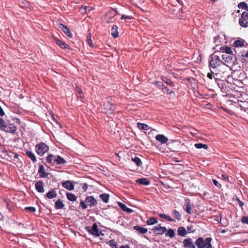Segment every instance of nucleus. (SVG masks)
I'll return each instance as SVG.
<instances>
[{"label":"nucleus","mask_w":248,"mask_h":248,"mask_svg":"<svg viewBox=\"0 0 248 248\" xmlns=\"http://www.w3.org/2000/svg\"><path fill=\"white\" fill-rule=\"evenodd\" d=\"M99 197L105 203H107L108 201L109 195L108 194L103 193L100 194Z\"/></svg>","instance_id":"34"},{"label":"nucleus","mask_w":248,"mask_h":248,"mask_svg":"<svg viewBox=\"0 0 248 248\" xmlns=\"http://www.w3.org/2000/svg\"><path fill=\"white\" fill-rule=\"evenodd\" d=\"M55 42L57 45L61 46L62 48H66L68 47V45H67L65 43L62 42L60 40L55 38Z\"/></svg>","instance_id":"31"},{"label":"nucleus","mask_w":248,"mask_h":248,"mask_svg":"<svg viewBox=\"0 0 248 248\" xmlns=\"http://www.w3.org/2000/svg\"><path fill=\"white\" fill-rule=\"evenodd\" d=\"M120 248H130L127 245H123L120 247Z\"/></svg>","instance_id":"64"},{"label":"nucleus","mask_w":248,"mask_h":248,"mask_svg":"<svg viewBox=\"0 0 248 248\" xmlns=\"http://www.w3.org/2000/svg\"><path fill=\"white\" fill-rule=\"evenodd\" d=\"M212 181H213V183L214 185L215 186H216L218 188L221 187V185L220 183H219L217 182V181L215 179H213Z\"/></svg>","instance_id":"53"},{"label":"nucleus","mask_w":248,"mask_h":248,"mask_svg":"<svg viewBox=\"0 0 248 248\" xmlns=\"http://www.w3.org/2000/svg\"><path fill=\"white\" fill-rule=\"evenodd\" d=\"M164 93H169L170 92V90L169 89L166 87L165 86H164V90H163Z\"/></svg>","instance_id":"60"},{"label":"nucleus","mask_w":248,"mask_h":248,"mask_svg":"<svg viewBox=\"0 0 248 248\" xmlns=\"http://www.w3.org/2000/svg\"><path fill=\"white\" fill-rule=\"evenodd\" d=\"M217 83L218 87L221 89V90L222 91L224 89V81H216ZM225 85V84H224Z\"/></svg>","instance_id":"47"},{"label":"nucleus","mask_w":248,"mask_h":248,"mask_svg":"<svg viewBox=\"0 0 248 248\" xmlns=\"http://www.w3.org/2000/svg\"><path fill=\"white\" fill-rule=\"evenodd\" d=\"M164 82L170 86H173L174 85L173 82L169 79H166V80H164Z\"/></svg>","instance_id":"52"},{"label":"nucleus","mask_w":248,"mask_h":248,"mask_svg":"<svg viewBox=\"0 0 248 248\" xmlns=\"http://www.w3.org/2000/svg\"><path fill=\"white\" fill-rule=\"evenodd\" d=\"M131 160L134 162L137 166L140 167L142 165V162L141 159L138 156H135L134 157H132Z\"/></svg>","instance_id":"33"},{"label":"nucleus","mask_w":248,"mask_h":248,"mask_svg":"<svg viewBox=\"0 0 248 248\" xmlns=\"http://www.w3.org/2000/svg\"><path fill=\"white\" fill-rule=\"evenodd\" d=\"M119 207L124 211L127 213H131L133 212V210L129 208H128L124 204L119 202L118 203Z\"/></svg>","instance_id":"22"},{"label":"nucleus","mask_w":248,"mask_h":248,"mask_svg":"<svg viewBox=\"0 0 248 248\" xmlns=\"http://www.w3.org/2000/svg\"><path fill=\"white\" fill-rule=\"evenodd\" d=\"M238 7L239 9H244L247 12L248 11V5L245 2H241L238 4Z\"/></svg>","instance_id":"40"},{"label":"nucleus","mask_w":248,"mask_h":248,"mask_svg":"<svg viewBox=\"0 0 248 248\" xmlns=\"http://www.w3.org/2000/svg\"><path fill=\"white\" fill-rule=\"evenodd\" d=\"M137 183L143 185L144 186H148L150 184V181L149 179L146 178H139L136 180Z\"/></svg>","instance_id":"20"},{"label":"nucleus","mask_w":248,"mask_h":248,"mask_svg":"<svg viewBox=\"0 0 248 248\" xmlns=\"http://www.w3.org/2000/svg\"><path fill=\"white\" fill-rule=\"evenodd\" d=\"M158 221L156 218L151 217L147 220V224L148 225H152L157 223Z\"/></svg>","instance_id":"37"},{"label":"nucleus","mask_w":248,"mask_h":248,"mask_svg":"<svg viewBox=\"0 0 248 248\" xmlns=\"http://www.w3.org/2000/svg\"><path fill=\"white\" fill-rule=\"evenodd\" d=\"M25 210L29 211L33 213L36 211V209L34 207L30 206V207H25Z\"/></svg>","instance_id":"51"},{"label":"nucleus","mask_w":248,"mask_h":248,"mask_svg":"<svg viewBox=\"0 0 248 248\" xmlns=\"http://www.w3.org/2000/svg\"><path fill=\"white\" fill-rule=\"evenodd\" d=\"M152 231L157 235H161L167 231V229L165 227H162L161 224H159L156 226H155L152 229Z\"/></svg>","instance_id":"12"},{"label":"nucleus","mask_w":248,"mask_h":248,"mask_svg":"<svg viewBox=\"0 0 248 248\" xmlns=\"http://www.w3.org/2000/svg\"><path fill=\"white\" fill-rule=\"evenodd\" d=\"M67 198L69 201H76V199H77L76 196L74 194H73L72 193H67Z\"/></svg>","instance_id":"43"},{"label":"nucleus","mask_w":248,"mask_h":248,"mask_svg":"<svg viewBox=\"0 0 248 248\" xmlns=\"http://www.w3.org/2000/svg\"><path fill=\"white\" fill-rule=\"evenodd\" d=\"M55 162L58 164H63L65 163V160L60 155L56 156V159H55Z\"/></svg>","instance_id":"38"},{"label":"nucleus","mask_w":248,"mask_h":248,"mask_svg":"<svg viewBox=\"0 0 248 248\" xmlns=\"http://www.w3.org/2000/svg\"><path fill=\"white\" fill-rule=\"evenodd\" d=\"M62 186L63 187L68 190H72L74 188V184L72 182L70 181H66L65 182H62Z\"/></svg>","instance_id":"17"},{"label":"nucleus","mask_w":248,"mask_h":248,"mask_svg":"<svg viewBox=\"0 0 248 248\" xmlns=\"http://www.w3.org/2000/svg\"><path fill=\"white\" fill-rule=\"evenodd\" d=\"M58 26L64 32V33L68 37H69V38H71L73 37V34L71 32L70 29H69V28L67 26L64 25L62 23H59L58 24Z\"/></svg>","instance_id":"13"},{"label":"nucleus","mask_w":248,"mask_h":248,"mask_svg":"<svg viewBox=\"0 0 248 248\" xmlns=\"http://www.w3.org/2000/svg\"><path fill=\"white\" fill-rule=\"evenodd\" d=\"M110 247L112 248H117V244L114 240H111L109 241L108 243Z\"/></svg>","instance_id":"45"},{"label":"nucleus","mask_w":248,"mask_h":248,"mask_svg":"<svg viewBox=\"0 0 248 248\" xmlns=\"http://www.w3.org/2000/svg\"><path fill=\"white\" fill-rule=\"evenodd\" d=\"M103 107L105 112L106 113L111 114L114 111L115 109L114 102L110 97L106 98L104 103Z\"/></svg>","instance_id":"3"},{"label":"nucleus","mask_w":248,"mask_h":248,"mask_svg":"<svg viewBox=\"0 0 248 248\" xmlns=\"http://www.w3.org/2000/svg\"><path fill=\"white\" fill-rule=\"evenodd\" d=\"M187 230L189 232H193L195 231L192 226H188Z\"/></svg>","instance_id":"56"},{"label":"nucleus","mask_w":248,"mask_h":248,"mask_svg":"<svg viewBox=\"0 0 248 248\" xmlns=\"http://www.w3.org/2000/svg\"><path fill=\"white\" fill-rule=\"evenodd\" d=\"M17 130V127L13 124L6 123L2 130L7 132L14 134Z\"/></svg>","instance_id":"10"},{"label":"nucleus","mask_w":248,"mask_h":248,"mask_svg":"<svg viewBox=\"0 0 248 248\" xmlns=\"http://www.w3.org/2000/svg\"><path fill=\"white\" fill-rule=\"evenodd\" d=\"M236 200L238 202V204L240 206V207H242L244 205L243 202L240 201L238 198H236Z\"/></svg>","instance_id":"57"},{"label":"nucleus","mask_w":248,"mask_h":248,"mask_svg":"<svg viewBox=\"0 0 248 248\" xmlns=\"http://www.w3.org/2000/svg\"><path fill=\"white\" fill-rule=\"evenodd\" d=\"M92 8L86 5H81L79 9V11L82 14H86L88 13V12H90Z\"/></svg>","instance_id":"25"},{"label":"nucleus","mask_w":248,"mask_h":248,"mask_svg":"<svg viewBox=\"0 0 248 248\" xmlns=\"http://www.w3.org/2000/svg\"><path fill=\"white\" fill-rule=\"evenodd\" d=\"M222 179L225 181H229V177L225 174H222L221 175Z\"/></svg>","instance_id":"55"},{"label":"nucleus","mask_w":248,"mask_h":248,"mask_svg":"<svg viewBox=\"0 0 248 248\" xmlns=\"http://www.w3.org/2000/svg\"><path fill=\"white\" fill-rule=\"evenodd\" d=\"M137 125H138V127L140 130H148L150 129V127L147 124L138 123L137 124Z\"/></svg>","instance_id":"30"},{"label":"nucleus","mask_w":248,"mask_h":248,"mask_svg":"<svg viewBox=\"0 0 248 248\" xmlns=\"http://www.w3.org/2000/svg\"><path fill=\"white\" fill-rule=\"evenodd\" d=\"M183 246L185 248H196L195 243H194L191 238H187L183 240Z\"/></svg>","instance_id":"11"},{"label":"nucleus","mask_w":248,"mask_h":248,"mask_svg":"<svg viewBox=\"0 0 248 248\" xmlns=\"http://www.w3.org/2000/svg\"><path fill=\"white\" fill-rule=\"evenodd\" d=\"M5 115L4 112L1 108V107L0 106V116H3Z\"/></svg>","instance_id":"59"},{"label":"nucleus","mask_w":248,"mask_h":248,"mask_svg":"<svg viewBox=\"0 0 248 248\" xmlns=\"http://www.w3.org/2000/svg\"><path fill=\"white\" fill-rule=\"evenodd\" d=\"M132 18V16L126 15H122L121 17V19H131Z\"/></svg>","instance_id":"54"},{"label":"nucleus","mask_w":248,"mask_h":248,"mask_svg":"<svg viewBox=\"0 0 248 248\" xmlns=\"http://www.w3.org/2000/svg\"><path fill=\"white\" fill-rule=\"evenodd\" d=\"M85 229L90 233L96 237L104 235L102 232L99 231L98 229V226L96 223H93L92 227L89 226H86Z\"/></svg>","instance_id":"7"},{"label":"nucleus","mask_w":248,"mask_h":248,"mask_svg":"<svg viewBox=\"0 0 248 248\" xmlns=\"http://www.w3.org/2000/svg\"><path fill=\"white\" fill-rule=\"evenodd\" d=\"M207 77H208L209 78L211 79H213V77H214V78L215 77H214V76H213V72H211V73H208V74H207Z\"/></svg>","instance_id":"58"},{"label":"nucleus","mask_w":248,"mask_h":248,"mask_svg":"<svg viewBox=\"0 0 248 248\" xmlns=\"http://www.w3.org/2000/svg\"><path fill=\"white\" fill-rule=\"evenodd\" d=\"M186 204H185L184 210L185 211L189 214H191V209L194 206L193 204L190 202L189 199H186L185 200Z\"/></svg>","instance_id":"14"},{"label":"nucleus","mask_w":248,"mask_h":248,"mask_svg":"<svg viewBox=\"0 0 248 248\" xmlns=\"http://www.w3.org/2000/svg\"><path fill=\"white\" fill-rule=\"evenodd\" d=\"M155 140L160 142L161 144H165L168 141V139L167 137L162 134H157L156 135Z\"/></svg>","instance_id":"16"},{"label":"nucleus","mask_w":248,"mask_h":248,"mask_svg":"<svg viewBox=\"0 0 248 248\" xmlns=\"http://www.w3.org/2000/svg\"><path fill=\"white\" fill-rule=\"evenodd\" d=\"M194 146L197 149H201L203 148L206 150L208 148V145L207 144H204L201 143H196L194 145Z\"/></svg>","instance_id":"42"},{"label":"nucleus","mask_w":248,"mask_h":248,"mask_svg":"<svg viewBox=\"0 0 248 248\" xmlns=\"http://www.w3.org/2000/svg\"><path fill=\"white\" fill-rule=\"evenodd\" d=\"M111 35L113 38H116L118 36V27L116 25H113L111 29Z\"/></svg>","instance_id":"26"},{"label":"nucleus","mask_w":248,"mask_h":248,"mask_svg":"<svg viewBox=\"0 0 248 248\" xmlns=\"http://www.w3.org/2000/svg\"><path fill=\"white\" fill-rule=\"evenodd\" d=\"M35 187L36 190L39 193H44L45 191L44 183L42 181H37L35 183Z\"/></svg>","instance_id":"15"},{"label":"nucleus","mask_w":248,"mask_h":248,"mask_svg":"<svg viewBox=\"0 0 248 248\" xmlns=\"http://www.w3.org/2000/svg\"><path fill=\"white\" fill-rule=\"evenodd\" d=\"M212 241L211 237H207L204 239L202 237H199L195 241V245L198 248H213Z\"/></svg>","instance_id":"1"},{"label":"nucleus","mask_w":248,"mask_h":248,"mask_svg":"<svg viewBox=\"0 0 248 248\" xmlns=\"http://www.w3.org/2000/svg\"><path fill=\"white\" fill-rule=\"evenodd\" d=\"M38 173L41 178H46L48 176L49 173L46 172L43 165H40L39 167Z\"/></svg>","instance_id":"19"},{"label":"nucleus","mask_w":248,"mask_h":248,"mask_svg":"<svg viewBox=\"0 0 248 248\" xmlns=\"http://www.w3.org/2000/svg\"><path fill=\"white\" fill-rule=\"evenodd\" d=\"M241 221L243 223L248 224V217L243 216L241 218Z\"/></svg>","instance_id":"50"},{"label":"nucleus","mask_w":248,"mask_h":248,"mask_svg":"<svg viewBox=\"0 0 248 248\" xmlns=\"http://www.w3.org/2000/svg\"><path fill=\"white\" fill-rule=\"evenodd\" d=\"M57 196L56 191L54 189L51 188L50 190L46 195V198L51 199L56 198Z\"/></svg>","instance_id":"18"},{"label":"nucleus","mask_w":248,"mask_h":248,"mask_svg":"<svg viewBox=\"0 0 248 248\" xmlns=\"http://www.w3.org/2000/svg\"><path fill=\"white\" fill-rule=\"evenodd\" d=\"M2 152L3 154L5 157L8 160L10 161H15V164H16L17 165L19 163V155L17 153L13 152L11 151H7L4 149L2 150ZM20 163L21 164V162H20Z\"/></svg>","instance_id":"2"},{"label":"nucleus","mask_w":248,"mask_h":248,"mask_svg":"<svg viewBox=\"0 0 248 248\" xmlns=\"http://www.w3.org/2000/svg\"><path fill=\"white\" fill-rule=\"evenodd\" d=\"M55 206L57 209H61L63 208L64 205L62 202L61 200L59 199L55 202Z\"/></svg>","instance_id":"36"},{"label":"nucleus","mask_w":248,"mask_h":248,"mask_svg":"<svg viewBox=\"0 0 248 248\" xmlns=\"http://www.w3.org/2000/svg\"><path fill=\"white\" fill-rule=\"evenodd\" d=\"M55 159H56V156L53 155L52 154H49L46 157V161L49 164H53L55 162Z\"/></svg>","instance_id":"32"},{"label":"nucleus","mask_w":248,"mask_h":248,"mask_svg":"<svg viewBox=\"0 0 248 248\" xmlns=\"http://www.w3.org/2000/svg\"><path fill=\"white\" fill-rule=\"evenodd\" d=\"M78 185V189L80 191L86 192L88 188V185L87 183H80Z\"/></svg>","instance_id":"29"},{"label":"nucleus","mask_w":248,"mask_h":248,"mask_svg":"<svg viewBox=\"0 0 248 248\" xmlns=\"http://www.w3.org/2000/svg\"><path fill=\"white\" fill-rule=\"evenodd\" d=\"M158 216L161 218L165 219L169 221H170V222H175V220L174 219H172L171 217H170V216H169L166 214H160L158 215Z\"/></svg>","instance_id":"35"},{"label":"nucleus","mask_w":248,"mask_h":248,"mask_svg":"<svg viewBox=\"0 0 248 248\" xmlns=\"http://www.w3.org/2000/svg\"><path fill=\"white\" fill-rule=\"evenodd\" d=\"M155 84L156 86L160 89L164 90V85L163 84L162 82L161 81H155Z\"/></svg>","instance_id":"48"},{"label":"nucleus","mask_w":248,"mask_h":248,"mask_svg":"<svg viewBox=\"0 0 248 248\" xmlns=\"http://www.w3.org/2000/svg\"><path fill=\"white\" fill-rule=\"evenodd\" d=\"M239 25L243 27L247 28L248 27V13L244 11L241 14V16L239 19Z\"/></svg>","instance_id":"8"},{"label":"nucleus","mask_w":248,"mask_h":248,"mask_svg":"<svg viewBox=\"0 0 248 248\" xmlns=\"http://www.w3.org/2000/svg\"><path fill=\"white\" fill-rule=\"evenodd\" d=\"M177 233L179 235L185 237L187 234V232L184 227H180L178 228Z\"/></svg>","instance_id":"24"},{"label":"nucleus","mask_w":248,"mask_h":248,"mask_svg":"<svg viewBox=\"0 0 248 248\" xmlns=\"http://www.w3.org/2000/svg\"><path fill=\"white\" fill-rule=\"evenodd\" d=\"M228 54H224L222 55V58L226 62H229L232 60V56H228Z\"/></svg>","instance_id":"44"},{"label":"nucleus","mask_w":248,"mask_h":248,"mask_svg":"<svg viewBox=\"0 0 248 248\" xmlns=\"http://www.w3.org/2000/svg\"><path fill=\"white\" fill-rule=\"evenodd\" d=\"M221 64L225 65L224 63L219 59V57L215 55H212L209 59V65L210 67L213 69L217 68Z\"/></svg>","instance_id":"4"},{"label":"nucleus","mask_w":248,"mask_h":248,"mask_svg":"<svg viewBox=\"0 0 248 248\" xmlns=\"http://www.w3.org/2000/svg\"><path fill=\"white\" fill-rule=\"evenodd\" d=\"M35 149L36 153L42 156L48 152L49 147L45 143L41 142L35 145Z\"/></svg>","instance_id":"6"},{"label":"nucleus","mask_w":248,"mask_h":248,"mask_svg":"<svg viewBox=\"0 0 248 248\" xmlns=\"http://www.w3.org/2000/svg\"><path fill=\"white\" fill-rule=\"evenodd\" d=\"M220 50L223 52H225L226 54L230 55L232 53L231 48L228 46H221L220 47Z\"/></svg>","instance_id":"28"},{"label":"nucleus","mask_w":248,"mask_h":248,"mask_svg":"<svg viewBox=\"0 0 248 248\" xmlns=\"http://www.w3.org/2000/svg\"><path fill=\"white\" fill-rule=\"evenodd\" d=\"M172 215L174 217H175L176 219H177L178 221H179L181 219V214L178 211H177L176 210H173L172 211Z\"/></svg>","instance_id":"39"},{"label":"nucleus","mask_w":248,"mask_h":248,"mask_svg":"<svg viewBox=\"0 0 248 248\" xmlns=\"http://www.w3.org/2000/svg\"><path fill=\"white\" fill-rule=\"evenodd\" d=\"M86 41L88 43L90 46H91L92 47H93V42H92L91 37V35H90V34H89V35H88L87 36Z\"/></svg>","instance_id":"46"},{"label":"nucleus","mask_w":248,"mask_h":248,"mask_svg":"<svg viewBox=\"0 0 248 248\" xmlns=\"http://www.w3.org/2000/svg\"><path fill=\"white\" fill-rule=\"evenodd\" d=\"M166 236H169L170 238H173L175 236V232L172 229H169L166 233Z\"/></svg>","instance_id":"41"},{"label":"nucleus","mask_w":248,"mask_h":248,"mask_svg":"<svg viewBox=\"0 0 248 248\" xmlns=\"http://www.w3.org/2000/svg\"><path fill=\"white\" fill-rule=\"evenodd\" d=\"M197 131L196 130H194V132L191 131L190 134L191 135H192L193 136H195L197 134Z\"/></svg>","instance_id":"62"},{"label":"nucleus","mask_w":248,"mask_h":248,"mask_svg":"<svg viewBox=\"0 0 248 248\" xmlns=\"http://www.w3.org/2000/svg\"><path fill=\"white\" fill-rule=\"evenodd\" d=\"M245 41L242 39H238L233 43V46L235 47H240L244 46Z\"/></svg>","instance_id":"21"},{"label":"nucleus","mask_w":248,"mask_h":248,"mask_svg":"<svg viewBox=\"0 0 248 248\" xmlns=\"http://www.w3.org/2000/svg\"><path fill=\"white\" fill-rule=\"evenodd\" d=\"M133 229L134 230L138 231L141 234H144L148 231L147 229L140 227L139 225L134 226Z\"/></svg>","instance_id":"23"},{"label":"nucleus","mask_w":248,"mask_h":248,"mask_svg":"<svg viewBox=\"0 0 248 248\" xmlns=\"http://www.w3.org/2000/svg\"><path fill=\"white\" fill-rule=\"evenodd\" d=\"M26 155L30 158L33 162H35L37 161L36 158L34 154L31 151L27 150L26 152Z\"/></svg>","instance_id":"27"},{"label":"nucleus","mask_w":248,"mask_h":248,"mask_svg":"<svg viewBox=\"0 0 248 248\" xmlns=\"http://www.w3.org/2000/svg\"><path fill=\"white\" fill-rule=\"evenodd\" d=\"M6 122H5L2 118H0V129L2 130L5 124H6Z\"/></svg>","instance_id":"49"},{"label":"nucleus","mask_w":248,"mask_h":248,"mask_svg":"<svg viewBox=\"0 0 248 248\" xmlns=\"http://www.w3.org/2000/svg\"><path fill=\"white\" fill-rule=\"evenodd\" d=\"M215 74V77H214V78L215 79L216 81H225L226 82V78L229 77L227 73L224 71L216 72Z\"/></svg>","instance_id":"9"},{"label":"nucleus","mask_w":248,"mask_h":248,"mask_svg":"<svg viewBox=\"0 0 248 248\" xmlns=\"http://www.w3.org/2000/svg\"><path fill=\"white\" fill-rule=\"evenodd\" d=\"M168 94H170V95L172 96H175V93L173 91H170Z\"/></svg>","instance_id":"63"},{"label":"nucleus","mask_w":248,"mask_h":248,"mask_svg":"<svg viewBox=\"0 0 248 248\" xmlns=\"http://www.w3.org/2000/svg\"><path fill=\"white\" fill-rule=\"evenodd\" d=\"M219 42H220V41L218 40V39L217 38H215L214 43L216 44V46H217Z\"/></svg>","instance_id":"61"},{"label":"nucleus","mask_w":248,"mask_h":248,"mask_svg":"<svg viewBox=\"0 0 248 248\" xmlns=\"http://www.w3.org/2000/svg\"><path fill=\"white\" fill-rule=\"evenodd\" d=\"M97 203V201L93 196H87L84 201H80V205L83 209H85L88 205L92 207L96 205Z\"/></svg>","instance_id":"5"}]
</instances>
